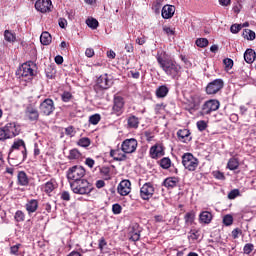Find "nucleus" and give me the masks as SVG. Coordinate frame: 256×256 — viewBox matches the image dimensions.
Wrapping results in <instances>:
<instances>
[{"mask_svg":"<svg viewBox=\"0 0 256 256\" xmlns=\"http://www.w3.org/2000/svg\"><path fill=\"white\" fill-rule=\"evenodd\" d=\"M156 61L160 69H162L165 75L170 77V79L177 80L179 77H181L183 69L181 64L177 63V61L173 59V57H171V55H169L166 51L158 52L156 55Z\"/></svg>","mask_w":256,"mask_h":256,"instance_id":"1","label":"nucleus"},{"mask_svg":"<svg viewBox=\"0 0 256 256\" xmlns=\"http://www.w3.org/2000/svg\"><path fill=\"white\" fill-rule=\"evenodd\" d=\"M18 161L16 165H21L23 161L27 159V146L25 145V141L23 139H18L13 142L9 154H8V162L11 165V161Z\"/></svg>","mask_w":256,"mask_h":256,"instance_id":"2","label":"nucleus"},{"mask_svg":"<svg viewBox=\"0 0 256 256\" xmlns=\"http://www.w3.org/2000/svg\"><path fill=\"white\" fill-rule=\"evenodd\" d=\"M70 187L76 195H89L93 191V185L85 178L77 182H70Z\"/></svg>","mask_w":256,"mask_h":256,"instance_id":"3","label":"nucleus"},{"mask_svg":"<svg viewBox=\"0 0 256 256\" xmlns=\"http://www.w3.org/2000/svg\"><path fill=\"white\" fill-rule=\"evenodd\" d=\"M87 171L83 166L75 165L70 167L66 172V177L69 183H75L77 181L83 180L85 178Z\"/></svg>","mask_w":256,"mask_h":256,"instance_id":"4","label":"nucleus"},{"mask_svg":"<svg viewBox=\"0 0 256 256\" xmlns=\"http://www.w3.org/2000/svg\"><path fill=\"white\" fill-rule=\"evenodd\" d=\"M33 62L29 61L24 64L18 69L16 75H20L24 81H31L33 77H35V70H33Z\"/></svg>","mask_w":256,"mask_h":256,"instance_id":"5","label":"nucleus"},{"mask_svg":"<svg viewBox=\"0 0 256 256\" xmlns=\"http://www.w3.org/2000/svg\"><path fill=\"white\" fill-rule=\"evenodd\" d=\"M182 165L188 171H195L199 167V159L191 153H184L182 155Z\"/></svg>","mask_w":256,"mask_h":256,"instance_id":"6","label":"nucleus"},{"mask_svg":"<svg viewBox=\"0 0 256 256\" xmlns=\"http://www.w3.org/2000/svg\"><path fill=\"white\" fill-rule=\"evenodd\" d=\"M39 111L44 117H49L55 113V101L51 98L44 99L39 105Z\"/></svg>","mask_w":256,"mask_h":256,"instance_id":"7","label":"nucleus"},{"mask_svg":"<svg viewBox=\"0 0 256 256\" xmlns=\"http://www.w3.org/2000/svg\"><path fill=\"white\" fill-rule=\"evenodd\" d=\"M155 195V186L151 182H146L140 188V199L142 201H151Z\"/></svg>","mask_w":256,"mask_h":256,"instance_id":"8","label":"nucleus"},{"mask_svg":"<svg viewBox=\"0 0 256 256\" xmlns=\"http://www.w3.org/2000/svg\"><path fill=\"white\" fill-rule=\"evenodd\" d=\"M221 104L217 99H210L204 102V104L201 106L200 113L202 115H211L213 112L217 111Z\"/></svg>","mask_w":256,"mask_h":256,"instance_id":"9","label":"nucleus"},{"mask_svg":"<svg viewBox=\"0 0 256 256\" xmlns=\"http://www.w3.org/2000/svg\"><path fill=\"white\" fill-rule=\"evenodd\" d=\"M125 111V99L122 96H114L113 106H112V115L121 117Z\"/></svg>","mask_w":256,"mask_h":256,"instance_id":"10","label":"nucleus"},{"mask_svg":"<svg viewBox=\"0 0 256 256\" xmlns=\"http://www.w3.org/2000/svg\"><path fill=\"white\" fill-rule=\"evenodd\" d=\"M138 145L139 143L135 138L125 139L121 144V151L122 153H126V155L135 153L137 151Z\"/></svg>","mask_w":256,"mask_h":256,"instance_id":"11","label":"nucleus"},{"mask_svg":"<svg viewBox=\"0 0 256 256\" xmlns=\"http://www.w3.org/2000/svg\"><path fill=\"white\" fill-rule=\"evenodd\" d=\"M224 82L222 79H215L209 82L205 88L206 95H217L223 89Z\"/></svg>","mask_w":256,"mask_h":256,"instance_id":"12","label":"nucleus"},{"mask_svg":"<svg viewBox=\"0 0 256 256\" xmlns=\"http://www.w3.org/2000/svg\"><path fill=\"white\" fill-rule=\"evenodd\" d=\"M113 86V80L109 78L108 74H102L96 81L94 89H110Z\"/></svg>","mask_w":256,"mask_h":256,"instance_id":"13","label":"nucleus"},{"mask_svg":"<svg viewBox=\"0 0 256 256\" xmlns=\"http://www.w3.org/2000/svg\"><path fill=\"white\" fill-rule=\"evenodd\" d=\"M4 130L6 131V135L8 136V139H13V137H17L19 133H21V128L17 123L15 122H10L7 123L4 126Z\"/></svg>","mask_w":256,"mask_h":256,"instance_id":"14","label":"nucleus"},{"mask_svg":"<svg viewBox=\"0 0 256 256\" xmlns=\"http://www.w3.org/2000/svg\"><path fill=\"white\" fill-rule=\"evenodd\" d=\"M39 110H37V108L29 105L26 107L25 109V118L28 121H31L32 123H37V121H39Z\"/></svg>","mask_w":256,"mask_h":256,"instance_id":"15","label":"nucleus"},{"mask_svg":"<svg viewBox=\"0 0 256 256\" xmlns=\"http://www.w3.org/2000/svg\"><path fill=\"white\" fill-rule=\"evenodd\" d=\"M149 155L151 159H159L165 155V147L163 144L156 143L150 148Z\"/></svg>","mask_w":256,"mask_h":256,"instance_id":"16","label":"nucleus"},{"mask_svg":"<svg viewBox=\"0 0 256 256\" xmlns=\"http://www.w3.org/2000/svg\"><path fill=\"white\" fill-rule=\"evenodd\" d=\"M128 237L130 241H139L141 239V226H139L137 223L132 224L129 227Z\"/></svg>","mask_w":256,"mask_h":256,"instance_id":"17","label":"nucleus"},{"mask_svg":"<svg viewBox=\"0 0 256 256\" xmlns=\"http://www.w3.org/2000/svg\"><path fill=\"white\" fill-rule=\"evenodd\" d=\"M51 7H53L51 0H38L35 3V9L36 11H40V13H49Z\"/></svg>","mask_w":256,"mask_h":256,"instance_id":"18","label":"nucleus"},{"mask_svg":"<svg viewBox=\"0 0 256 256\" xmlns=\"http://www.w3.org/2000/svg\"><path fill=\"white\" fill-rule=\"evenodd\" d=\"M117 191L122 197L129 195L131 193V181L122 180L118 185Z\"/></svg>","mask_w":256,"mask_h":256,"instance_id":"19","label":"nucleus"},{"mask_svg":"<svg viewBox=\"0 0 256 256\" xmlns=\"http://www.w3.org/2000/svg\"><path fill=\"white\" fill-rule=\"evenodd\" d=\"M59 187V184H57V180L55 178H51L48 182L42 185V191L48 195V197H51V193Z\"/></svg>","mask_w":256,"mask_h":256,"instance_id":"20","label":"nucleus"},{"mask_svg":"<svg viewBox=\"0 0 256 256\" xmlns=\"http://www.w3.org/2000/svg\"><path fill=\"white\" fill-rule=\"evenodd\" d=\"M178 141L181 143H189L193 138L191 137V131L189 129H179L177 131Z\"/></svg>","mask_w":256,"mask_h":256,"instance_id":"21","label":"nucleus"},{"mask_svg":"<svg viewBox=\"0 0 256 256\" xmlns=\"http://www.w3.org/2000/svg\"><path fill=\"white\" fill-rule=\"evenodd\" d=\"M25 209L28 215H33V213H36L37 209H39V200L37 199L27 200L25 204Z\"/></svg>","mask_w":256,"mask_h":256,"instance_id":"22","label":"nucleus"},{"mask_svg":"<svg viewBox=\"0 0 256 256\" xmlns=\"http://www.w3.org/2000/svg\"><path fill=\"white\" fill-rule=\"evenodd\" d=\"M29 176L25 171H19L17 174V185H20V187H29Z\"/></svg>","mask_w":256,"mask_h":256,"instance_id":"23","label":"nucleus"},{"mask_svg":"<svg viewBox=\"0 0 256 256\" xmlns=\"http://www.w3.org/2000/svg\"><path fill=\"white\" fill-rule=\"evenodd\" d=\"M95 171H99L102 179H104V181H109L111 180V167L109 166H97L95 168Z\"/></svg>","mask_w":256,"mask_h":256,"instance_id":"24","label":"nucleus"},{"mask_svg":"<svg viewBox=\"0 0 256 256\" xmlns=\"http://www.w3.org/2000/svg\"><path fill=\"white\" fill-rule=\"evenodd\" d=\"M162 185L168 190L175 189L179 185V177H168L163 181Z\"/></svg>","mask_w":256,"mask_h":256,"instance_id":"25","label":"nucleus"},{"mask_svg":"<svg viewBox=\"0 0 256 256\" xmlns=\"http://www.w3.org/2000/svg\"><path fill=\"white\" fill-rule=\"evenodd\" d=\"M175 15V6L165 5L162 8L163 19H171Z\"/></svg>","mask_w":256,"mask_h":256,"instance_id":"26","label":"nucleus"},{"mask_svg":"<svg viewBox=\"0 0 256 256\" xmlns=\"http://www.w3.org/2000/svg\"><path fill=\"white\" fill-rule=\"evenodd\" d=\"M110 157H112L114 161H127V153L121 152L119 149L110 151Z\"/></svg>","mask_w":256,"mask_h":256,"instance_id":"27","label":"nucleus"},{"mask_svg":"<svg viewBox=\"0 0 256 256\" xmlns=\"http://www.w3.org/2000/svg\"><path fill=\"white\" fill-rule=\"evenodd\" d=\"M141 119L135 115H130L127 118V128L128 129H139V123Z\"/></svg>","mask_w":256,"mask_h":256,"instance_id":"28","label":"nucleus"},{"mask_svg":"<svg viewBox=\"0 0 256 256\" xmlns=\"http://www.w3.org/2000/svg\"><path fill=\"white\" fill-rule=\"evenodd\" d=\"M203 102V97L199 94H194L190 97L191 109L197 110Z\"/></svg>","mask_w":256,"mask_h":256,"instance_id":"29","label":"nucleus"},{"mask_svg":"<svg viewBox=\"0 0 256 256\" xmlns=\"http://www.w3.org/2000/svg\"><path fill=\"white\" fill-rule=\"evenodd\" d=\"M213 221V214L209 211H203L199 215V222L209 225Z\"/></svg>","mask_w":256,"mask_h":256,"instance_id":"30","label":"nucleus"},{"mask_svg":"<svg viewBox=\"0 0 256 256\" xmlns=\"http://www.w3.org/2000/svg\"><path fill=\"white\" fill-rule=\"evenodd\" d=\"M155 95L157 99H165L169 95V87L167 85L159 86L155 91Z\"/></svg>","mask_w":256,"mask_h":256,"instance_id":"31","label":"nucleus"},{"mask_svg":"<svg viewBox=\"0 0 256 256\" xmlns=\"http://www.w3.org/2000/svg\"><path fill=\"white\" fill-rule=\"evenodd\" d=\"M256 59V53L255 50L248 48L245 52H244V61H246V63H248L249 65H251V63H254Z\"/></svg>","mask_w":256,"mask_h":256,"instance_id":"32","label":"nucleus"},{"mask_svg":"<svg viewBox=\"0 0 256 256\" xmlns=\"http://www.w3.org/2000/svg\"><path fill=\"white\" fill-rule=\"evenodd\" d=\"M227 169L230 171H237V169H239V158H230L227 163Z\"/></svg>","mask_w":256,"mask_h":256,"instance_id":"33","label":"nucleus"},{"mask_svg":"<svg viewBox=\"0 0 256 256\" xmlns=\"http://www.w3.org/2000/svg\"><path fill=\"white\" fill-rule=\"evenodd\" d=\"M45 74L47 79H55V76L57 75V70H55L54 65H48L45 68Z\"/></svg>","mask_w":256,"mask_h":256,"instance_id":"34","label":"nucleus"},{"mask_svg":"<svg viewBox=\"0 0 256 256\" xmlns=\"http://www.w3.org/2000/svg\"><path fill=\"white\" fill-rule=\"evenodd\" d=\"M52 37L47 31L43 32L40 36V43L42 45H51Z\"/></svg>","mask_w":256,"mask_h":256,"instance_id":"35","label":"nucleus"},{"mask_svg":"<svg viewBox=\"0 0 256 256\" xmlns=\"http://www.w3.org/2000/svg\"><path fill=\"white\" fill-rule=\"evenodd\" d=\"M4 39L8 43H15V41H17V36L15 33L11 32L10 30H5L4 31Z\"/></svg>","mask_w":256,"mask_h":256,"instance_id":"36","label":"nucleus"},{"mask_svg":"<svg viewBox=\"0 0 256 256\" xmlns=\"http://www.w3.org/2000/svg\"><path fill=\"white\" fill-rule=\"evenodd\" d=\"M242 37L247 39V41H255V32L251 29H244Z\"/></svg>","mask_w":256,"mask_h":256,"instance_id":"37","label":"nucleus"},{"mask_svg":"<svg viewBox=\"0 0 256 256\" xmlns=\"http://www.w3.org/2000/svg\"><path fill=\"white\" fill-rule=\"evenodd\" d=\"M184 220L186 225H193V222L195 221V213L193 211L187 212L184 216Z\"/></svg>","mask_w":256,"mask_h":256,"instance_id":"38","label":"nucleus"},{"mask_svg":"<svg viewBox=\"0 0 256 256\" xmlns=\"http://www.w3.org/2000/svg\"><path fill=\"white\" fill-rule=\"evenodd\" d=\"M160 167L162 169H169L171 167V158L169 157H164L159 161Z\"/></svg>","mask_w":256,"mask_h":256,"instance_id":"39","label":"nucleus"},{"mask_svg":"<svg viewBox=\"0 0 256 256\" xmlns=\"http://www.w3.org/2000/svg\"><path fill=\"white\" fill-rule=\"evenodd\" d=\"M14 219L16 223H23V221H25V212L21 210H17L15 212Z\"/></svg>","mask_w":256,"mask_h":256,"instance_id":"40","label":"nucleus"},{"mask_svg":"<svg viewBox=\"0 0 256 256\" xmlns=\"http://www.w3.org/2000/svg\"><path fill=\"white\" fill-rule=\"evenodd\" d=\"M195 44L197 45V47L205 49V47L209 45V40L207 38H197Z\"/></svg>","mask_w":256,"mask_h":256,"instance_id":"41","label":"nucleus"},{"mask_svg":"<svg viewBox=\"0 0 256 256\" xmlns=\"http://www.w3.org/2000/svg\"><path fill=\"white\" fill-rule=\"evenodd\" d=\"M77 145H79V147H84L85 149H87V147L91 145V139L87 137L80 138L77 142Z\"/></svg>","mask_w":256,"mask_h":256,"instance_id":"42","label":"nucleus"},{"mask_svg":"<svg viewBox=\"0 0 256 256\" xmlns=\"http://www.w3.org/2000/svg\"><path fill=\"white\" fill-rule=\"evenodd\" d=\"M143 137H145L148 143H151L155 139V132L153 130H146L143 132Z\"/></svg>","mask_w":256,"mask_h":256,"instance_id":"43","label":"nucleus"},{"mask_svg":"<svg viewBox=\"0 0 256 256\" xmlns=\"http://www.w3.org/2000/svg\"><path fill=\"white\" fill-rule=\"evenodd\" d=\"M98 248L100 249L101 253H107V240H105V237H102L99 240Z\"/></svg>","mask_w":256,"mask_h":256,"instance_id":"44","label":"nucleus"},{"mask_svg":"<svg viewBox=\"0 0 256 256\" xmlns=\"http://www.w3.org/2000/svg\"><path fill=\"white\" fill-rule=\"evenodd\" d=\"M86 25H88L90 29H97V27H99V21L95 18H88L86 20Z\"/></svg>","mask_w":256,"mask_h":256,"instance_id":"45","label":"nucleus"},{"mask_svg":"<svg viewBox=\"0 0 256 256\" xmlns=\"http://www.w3.org/2000/svg\"><path fill=\"white\" fill-rule=\"evenodd\" d=\"M255 249V245L253 243H247L243 247L244 255H251V252Z\"/></svg>","mask_w":256,"mask_h":256,"instance_id":"46","label":"nucleus"},{"mask_svg":"<svg viewBox=\"0 0 256 256\" xmlns=\"http://www.w3.org/2000/svg\"><path fill=\"white\" fill-rule=\"evenodd\" d=\"M73 99V94H71V92L69 91H64L61 95V100L63 101V103H69V101H71Z\"/></svg>","mask_w":256,"mask_h":256,"instance_id":"47","label":"nucleus"},{"mask_svg":"<svg viewBox=\"0 0 256 256\" xmlns=\"http://www.w3.org/2000/svg\"><path fill=\"white\" fill-rule=\"evenodd\" d=\"M99 121H101V115L100 114H94L89 117V123L91 125H99Z\"/></svg>","mask_w":256,"mask_h":256,"instance_id":"48","label":"nucleus"},{"mask_svg":"<svg viewBox=\"0 0 256 256\" xmlns=\"http://www.w3.org/2000/svg\"><path fill=\"white\" fill-rule=\"evenodd\" d=\"M196 127H197L198 131L203 132L207 129V127H209V125L207 124V121L200 120L196 123Z\"/></svg>","mask_w":256,"mask_h":256,"instance_id":"49","label":"nucleus"},{"mask_svg":"<svg viewBox=\"0 0 256 256\" xmlns=\"http://www.w3.org/2000/svg\"><path fill=\"white\" fill-rule=\"evenodd\" d=\"M237 197H241L239 189H233L228 193V199L230 200L237 199Z\"/></svg>","mask_w":256,"mask_h":256,"instance_id":"50","label":"nucleus"},{"mask_svg":"<svg viewBox=\"0 0 256 256\" xmlns=\"http://www.w3.org/2000/svg\"><path fill=\"white\" fill-rule=\"evenodd\" d=\"M122 211H123V207H121V204L116 203L112 205V212L114 215H121Z\"/></svg>","mask_w":256,"mask_h":256,"instance_id":"51","label":"nucleus"},{"mask_svg":"<svg viewBox=\"0 0 256 256\" xmlns=\"http://www.w3.org/2000/svg\"><path fill=\"white\" fill-rule=\"evenodd\" d=\"M75 133H77V131H75V127L68 126L67 128H65V135H67L68 137H75Z\"/></svg>","mask_w":256,"mask_h":256,"instance_id":"52","label":"nucleus"},{"mask_svg":"<svg viewBox=\"0 0 256 256\" xmlns=\"http://www.w3.org/2000/svg\"><path fill=\"white\" fill-rule=\"evenodd\" d=\"M223 223L226 225V227H229L230 225H233V216L227 214L223 217Z\"/></svg>","mask_w":256,"mask_h":256,"instance_id":"53","label":"nucleus"},{"mask_svg":"<svg viewBox=\"0 0 256 256\" xmlns=\"http://www.w3.org/2000/svg\"><path fill=\"white\" fill-rule=\"evenodd\" d=\"M81 157V153L77 149L70 150L69 159H79Z\"/></svg>","mask_w":256,"mask_h":256,"instance_id":"54","label":"nucleus"},{"mask_svg":"<svg viewBox=\"0 0 256 256\" xmlns=\"http://www.w3.org/2000/svg\"><path fill=\"white\" fill-rule=\"evenodd\" d=\"M212 175L215 179H219L220 181H225V174L221 171H214Z\"/></svg>","mask_w":256,"mask_h":256,"instance_id":"55","label":"nucleus"},{"mask_svg":"<svg viewBox=\"0 0 256 256\" xmlns=\"http://www.w3.org/2000/svg\"><path fill=\"white\" fill-rule=\"evenodd\" d=\"M241 29H243V26L241 24H233L231 27H230V31L231 33H239V31H241Z\"/></svg>","mask_w":256,"mask_h":256,"instance_id":"56","label":"nucleus"},{"mask_svg":"<svg viewBox=\"0 0 256 256\" xmlns=\"http://www.w3.org/2000/svg\"><path fill=\"white\" fill-rule=\"evenodd\" d=\"M223 63L225 65V69H233V59L226 58L223 60Z\"/></svg>","mask_w":256,"mask_h":256,"instance_id":"57","label":"nucleus"},{"mask_svg":"<svg viewBox=\"0 0 256 256\" xmlns=\"http://www.w3.org/2000/svg\"><path fill=\"white\" fill-rule=\"evenodd\" d=\"M20 248H21V244H16V245L10 247L11 255H19V249Z\"/></svg>","mask_w":256,"mask_h":256,"instance_id":"58","label":"nucleus"},{"mask_svg":"<svg viewBox=\"0 0 256 256\" xmlns=\"http://www.w3.org/2000/svg\"><path fill=\"white\" fill-rule=\"evenodd\" d=\"M7 139H9V136H7L5 128H0V141H7Z\"/></svg>","mask_w":256,"mask_h":256,"instance_id":"59","label":"nucleus"},{"mask_svg":"<svg viewBox=\"0 0 256 256\" xmlns=\"http://www.w3.org/2000/svg\"><path fill=\"white\" fill-rule=\"evenodd\" d=\"M60 199H62V201H71V194H69L67 191H63L60 194Z\"/></svg>","mask_w":256,"mask_h":256,"instance_id":"60","label":"nucleus"},{"mask_svg":"<svg viewBox=\"0 0 256 256\" xmlns=\"http://www.w3.org/2000/svg\"><path fill=\"white\" fill-rule=\"evenodd\" d=\"M239 235H243V230H241L240 228H236L232 231L233 239H239Z\"/></svg>","mask_w":256,"mask_h":256,"instance_id":"61","label":"nucleus"},{"mask_svg":"<svg viewBox=\"0 0 256 256\" xmlns=\"http://www.w3.org/2000/svg\"><path fill=\"white\" fill-rule=\"evenodd\" d=\"M190 239H192V241H197V239H199V231L198 230H191Z\"/></svg>","mask_w":256,"mask_h":256,"instance_id":"62","label":"nucleus"},{"mask_svg":"<svg viewBox=\"0 0 256 256\" xmlns=\"http://www.w3.org/2000/svg\"><path fill=\"white\" fill-rule=\"evenodd\" d=\"M163 31L166 33V35H175V29H172L169 26H164Z\"/></svg>","mask_w":256,"mask_h":256,"instance_id":"63","label":"nucleus"},{"mask_svg":"<svg viewBox=\"0 0 256 256\" xmlns=\"http://www.w3.org/2000/svg\"><path fill=\"white\" fill-rule=\"evenodd\" d=\"M85 165H87V167H89L90 169H93V167H95V160H93L92 158H86Z\"/></svg>","mask_w":256,"mask_h":256,"instance_id":"64","label":"nucleus"}]
</instances>
